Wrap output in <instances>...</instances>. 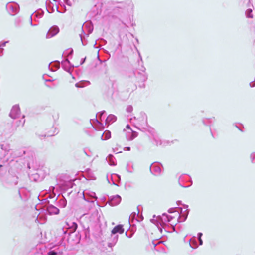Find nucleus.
<instances>
[{"label":"nucleus","instance_id":"obj_1","mask_svg":"<svg viewBox=\"0 0 255 255\" xmlns=\"http://www.w3.org/2000/svg\"><path fill=\"white\" fill-rule=\"evenodd\" d=\"M8 151L10 152V155L13 158L21 157L26 154L29 158L31 157V158L33 159L34 154L33 151L25 148L8 150Z\"/></svg>","mask_w":255,"mask_h":255},{"label":"nucleus","instance_id":"obj_2","mask_svg":"<svg viewBox=\"0 0 255 255\" xmlns=\"http://www.w3.org/2000/svg\"><path fill=\"white\" fill-rule=\"evenodd\" d=\"M6 154L5 156H6ZM9 162L8 158H0V176L4 175L9 169Z\"/></svg>","mask_w":255,"mask_h":255},{"label":"nucleus","instance_id":"obj_3","mask_svg":"<svg viewBox=\"0 0 255 255\" xmlns=\"http://www.w3.org/2000/svg\"><path fill=\"white\" fill-rule=\"evenodd\" d=\"M18 182V177L16 175H9L6 180L3 182V185L6 187L15 186Z\"/></svg>","mask_w":255,"mask_h":255},{"label":"nucleus","instance_id":"obj_4","mask_svg":"<svg viewBox=\"0 0 255 255\" xmlns=\"http://www.w3.org/2000/svg\"><path fill=\"white\" fill-rule=\"evenodd\" d=\"M138 124L145 128L147 127V117L146 114L143 112L140 113L139 117L137 118Z\"/></svg>","mask_w":255,"mask_h":255},{"label":"nucleus","instance_id":"obj_5","mask_svg":"<svg viewBox=\"0 0 255 255\" xmlns=\"http://www.w3.org/2000/svg\"><path fill=\"white\" fill-rule=\"evenodd\" d=\"M184 209H185L184 211H183V209L182 208H180V209H181V215H179L178 218V222H184L185 221L186 219L187 218L188 214H189V210L188 209V206L187 205H183ZM178 214H179V213H178Z\"/></svg>","mask_w":255,"mask_h":255},{"label":"nucleus","instance_id":"obj_6","mask_svg":"<svg viewBox=\"0 0 255 255\" xmlns=\"http://www.w3.org/2000/svg\"><path fill=\"white\" fill-rule=\"evenodd\" d=\"M82 196L84 200L88 202L94 203V201L92 200L93 198H94L95 200L97 199V197L94 192L89 193L84 191L82 193Z\"/></svg>","mask_w":255,"mask_h":255},{"label":"nucleus","instance_id":"obj_7","mask_svg":"<svg viewBox=\"0 0 255 255\" xmlns=\"http://www.w3.org/2000/svg\"><path fill=\"white\" fill-rule=\"evenodd\" d=\"M20 113V108L18 105H15L13 106L10 113L9 116L13 119H15L18 117Z\"/></svg>","mask_w":255,"mask_h":255},{"label":"nucleus","instance_id":"obj_8","mask_svg":"<svg viewBox=\"0 0 255 255\" xmlns=\"http://www.w3.org/2000/svg\"><path fill=\"white\" fill-rule=\"evenodd\" d=\"M121 201V197L118 195L111 196L109 198L108 203L110 205L114 206L118 205Z\"/></svg>","mask_w":255,"mask_h":255},{"label":"nucleus","instance_id":"obj_9","mask_svg":"<svg viewBox=\"0 0 255 255\" xmlns=\"http://www.w3.org/2000/svg\"><path fill=\"white\" fill-rule=\"evenodd\" d=\"M161 165L160 164H152L151 165L150 167V171L151 173L156 176L160 175L161 169Z\"/></svg>","mask_w":255,"mask_h":255},{"label":"nucleus","instance_id":"obj_10","mask_svg":"<svg viewBox=\"0 0 255 255\" xmlns=\"http://www.w3.org/2000/svg\"><path fill=\"white\" fill-rule=\"evenodd\" d=\"M59 32V27L57 26H53L51 27L48 31L46 35V38H50L56 35Z\"/></svg>","mask_w":255,"mask_h":255},{"label":"nucleus","instance_id":"obj_11","mask_svg":"<svg viewBox=\"0 0 255 255\" xmlns=\"http://www.w3.org/2000/svg\"><path fill=\"white\" fill-rule=\"evenodd\" d=\"M46 212L49 215H57L59 213V209L55 206L49 204L46 207Z\"/></svg>","mask_w":255,"mask_h":255},{"label":"nucleus","instance_id":"obj_12","mask_svg":"<svg viewBox=\"0 0 255 255\" xmlns=\"http://www.w3.org/2000/svg\"><path fill=\"white\" fill-rule=\"evenodd\" d=\"M62 66L66 71L69 73H71L72 69L73 68L74 66L72 65L70 61L67 59L65 61H63L61 63Z\"/></svg>","mask_w":255,"mask_h":255},{"label":"nucleus","instance_id":"obj_13","mask_svg":"<svg viewBox=\"0 0 255 255\" xmlns=\"http://www.w3.org/2000/svg\"><path fill=\"white\" fill-rule=\"evenodd\" d=\"M118 238L119 236L118 235L112 234V233H111V236L109 238V241H108V246L109 247L112 248V247L115 246L118 240Z\"/></svg>","mask_w":255,"mask_h":255},{"label":"nucleus","instance_id":"obj_14","mask_svg":"<svg viewBox=\"0 0 255 255\" xmlns=\"http://www.w3.org/2000/svg\"><path fill=\"white\" fill-rule=\"evenodd\" d=\"M138 136V133L135 131L131 130L126 133V138L128 141L133 140Z\"/></svg>","mask_w":255,"mask_h":255},{"label":"nucleus","instance_id":"obj_15","mask_svg":"<svg viewBox=\"0 0 255 255\" xmlns=\"http://www.w3.org/2000/svg\"><path fill=\"white\" fill-rule=\"evenodd\" d=\"M124 232V229L123 225H118L116 226L112 230V234H116L117 233L122 234Z\"/></svg>","mask_w":255,"mask_h":255},{"label":"nucleus","instance_id":"obj_16","mask_svg":"<svg viewBox=\"0 0 255 255\" xmlns=\"http://www.w3.org/2000/svg\"><path fill=\"white\" fill-rule=\"evenodd\" d=\"M7 7L9 8L10 10L12 11V13L11 14L14 15L15 14L17 13L19 11V7L16 4H10L7 6Z\"/></svg>","mask_w":255,"mask_h":255},{"label":"nucleus","instance_id":"obj_17","mask_svg":"<svg viewBox=\"0 0 255 255\" xmlns=\"http://www.w3.org/2000/svg\"><path fill=\"white\" fill-rule=\"evenodd\" d=\"M117 120V117L114 115H109L106 119V124H110Z\"/></svg>","mask_w":255,"mask_h":255},{"label":"nucleus","instance_id":"obj_18","mask_svg":"<svg viewBox=\"0 0 255 255\" xmlns=\"http://www.w3.org/2000/svg\"><path fill=\"white\" fill-rule=\"evenodd\" d=\"M106 159L108 160L109 164L111 166H115L116 165L115 158L112 154H109Z\"/></svg>","mask_w":255,"mask_h":255},{"label":"nucleus","instance_id":"obj_19","mask_svg":"<svg viewBox=\"0 0 255 255\" xmlns=\"http://www.w3.org/2000/svg\"><path fill=\"white\" fill-rule=\"evenodd\" d=\"M111 132L109 130H106L101 135L102 140H107L111 138Z\"/></svg>","mask_w":255,"mask_h":255},{"label":"nucleus","instance_id":"obj_20","mask_svg":"<svg viewBox=\"0 0 255 255\" xmlns=\"http://www.w3.org/2000/svg\"><path fill=\"white\" fill-rule=\"evenodd\" d=\"M33 17H36L38 18H40L42 17L44 14V11L41 9L38 10L37 11H35L34 13H32Z\"/></svg>","mask_w":255,"mask_h":255},{"label":"nucleus","instance_id":"obj_21","mask_svg":"<svg viewBox=\"0 0 255 255\" xmlns=\"http://www.w3.org/2000/svg\"><path fill=\"white\" fill-rule=\"evenodd\" d=\"M189 245L193 249H196L198 247V245L195 238H192L189 240Z\"/></svg>","mask_w":255,"mask_h":255},{"label":"nucleus","instance_id":"obj_22","mask_svg":"<svg viewBox=\"0 0 255 255\" xmlns=\"http://www.w3.org/2000/svg\"><path fill=\"white\" fill-rule=\"evenodd\" d=\"M60 67V63L59 62H56L54 63V64H52L51 63L49 65V68L51 69V71H54L57 69H58Z\"/></svg>","mask_w":255,"mask_h":255},{"label":"nucleus","instance_id":"obj_23","mask_svg":"<svg viewBox=\"0 0 255 255\" xmlns=\"http://www.w3.org/2000/svg\"><path fill=\"white\" fill-rule=\"evenodd\" d=\"M85 26L88 28V33L86 34L87 37L89 36V35L91 34L93 30V26L91 23H87L85 24Z\"/></svg>","mask_w":255,"mask_h":255},{"label":"nucleus","instance_id":"obj_24","mask_svg":"<svg viewBox=\"0 0 255 255\" xmlns=\"http://www.w3.org/2000/svg\"><path fill=\"white\" fill-rule=\"evenodd\" d=\"M59 206L62 208H64L66 206L67 201L65 198L60 199L58 201Z\"/></svg>","mask_w":255,"mask_h":255},{"label":"nucleus","instance_id":"obj_25","mask_svg":"<svg viewBox=\"0 0 255 255\" xmlns=\"http://www.w3.org/2000/svg\"><path fill=\"white\" fill-rule=\"evenodd\" d=\"M1 148L3 150H4L6 152H7V155H8V153H9L10 154V152H9L8 150H11V149L9 148V145H7V144H5V145L2 144V145H1Z\"/></svg>","mask_w":255,"mask_h":255},{"label":"nucleus","instance_id":"obj_26","mask_svg":"<svg viewBox=\"0 0 255 255\" xmlns=\"http://www.w3.org/2000/svg\"><path fill=\"white\" fill-rule=\"evenodd\" d=\"M138 74L140 76V80L141 81L145 82L147 80L148 78V76L146 73L141 74L140 72H139Z\"/></svg>","mask_w":255,"mask_h":255},{"label":"nucleus","instance_id":"obj_27","mask_svg":"<svg viewBox=\"0 0 255 255\" xmlns=\"http://www.w3.org/2000/svg\"><path fill=\"white\" fill-rule=\"evenodd\" d=\"M162 216L165 217V219H164L165 221L170 222L173 218V217L168 215L166 213H163Z\"/></svg>","mask_w":255,"mask_h":255},{"label":"nucleus","instance_id":"obj_28","mask_svg":"<svg viewBox=\"0 0 255 255\" xmlns=\"http://www.w3.org/2000/svg\"><path fill=\"white\" fill-rule=\"evenodd\" d=\"M246 15L247 18H253L252 9H248L246 11Z\"/></svg>","mask_w":255,"mask_h":255},{"label":"nucleus","instance_id":"obj_29","mask_svg":"<svg viewBox=\"0 0 255 255\" xmlns=\"http://www.w3.org/2000/svg\"><path fill=\"white\" fill-rule=\"evenodd\" d=\"M58 133V129L56 128H54V131L52 134L48 133L47 134V136H52L55 134H57Z\"/></svg>","mask_w":255,"mask_h":255},{"label":"nucleus","instance_id":"obj_30","mask_svg":"<svg viewBox=\"0 0 255 255\" xmlns=\"http://www.w3.org/2000/svg\"><path fill=\"white\" fill-rule=\"evenodd\" d=\"M25 122V120L23 119V120H19L16 122L17 126L18 127L20 125L23 126Z\"/></svg>","mask_w":255,"mask_h":255},{"label":"nucleus","instance_id":"obj_31","mask_svg":"<svg viewBox=\"0 0 255 255\" xmlns=\"http://www.w3.org/2000/svg\"><path fill=\"white\" fill-rule=\"evenodd\" d=\"M133 110V107L131 105L128 106L126 108V111L127 112L130 113Z\"/></svg>","mask_w":255,"mask_h":255},{"label":"nucleus","instance_id":"obj_32","mask_svg":"<svg viewBox=\"0 0 255 255\" xmlns=\"http://www.w3.org/2000/svg\"><path fill=\"white\" fill-rule=\"evenodd\" d=\"M154 141L155 142L157 146L159 145H160L162 144V142L160 139L154 138Z\"/></svg>","mask_w":255,"mask_h":255},{"label":"nucleus","instance_id":"obj_33","mask_svg":"<svg viewBox=\"0 0 255 255\" xmlns=\"http://www.w3.org/2000/svg\"><path fill=\"white\" fill-rule=\"evenodd\" d=\"M250 158L252 163L255 162V153H253L250 155Z\"/></svg>","mask_w":255,"mask_h":255},{"label":"nucleus","instance_id":"obj_34","mask_svg":"<svg viewBox=\"0 0 255 255\" xmlns=\"http://www.w3.org/2000/svg\"><path fill=\"white\" fill-rule=\"evenodd\" d=\"M80 38H81V42H82V45H86L87 44V42L86 40H84V38L82 36L81 34H80Z\"/></svg>","mask_w":255,"mask_h":255},{"label":"nucleus","instance_id":"obj_35","mask_svg":"<svg viewBox=\"0 0 255 255\" xmlns=\"http://www.w3.org/2000/svg\"><path fill=\"white\" fill-rule=\"evenodd\" d=\"M48 255H57V253L54 250H51L48 253Z\"/></svg>","mask_w":255,"mask_h":255},{"label":"nucleus","instance_id":"obj_36","mask_svg":"<svg viewBox=\"0 0 255 255\" xmlns=\"http://www.w3.org/2000/svg\"><path fill=\"white\" fill-rule=\"evenodd\" d=\"M75 86L77 88H82L84 87V85L82 83H76Z\"/></svg>","mask_w":255,"mask_h":255},{"label":"nucleus","instance_id":"obj_37","mask_svg":"<svg viewBox=\"0 0 255 255\" xmlns=\"http://www.w3.org/2000/svg\"><path fill=\"white\" fill-rule=\"evenodd\" d=\"M133 234L132 233H131V232L128 233V231H127L126 233V236L129 238H131L133 236Z\"/></svg>","mask_w":255,"mask_h":255},{"label":"nucleus","instance_id":"obj_38","mask_svg":"<svg viewBox=\"0 0 255 255\" xmlns=\"http://www.w3.org/2000/svg\"><path fill=\"white\" fill-rule=\"evenodd\" d=\"M64 2L68 6H71V5H72V3L71 2V1H70V0H64Z\"/></svg>","mask_w":255,"mask_h":255},{"label":"nucleus","instance_id":"obj_39","mask_svg":"<svg viewBox=\"0 0 255 255\" xmlns=\"http://www.w3.org/2000/svg\"><path fill=\"white\" fill-rule=\"evenodd\" d=\"M137 52H138V55H139V59L138 60V63H139L140 61H141L142 62V63H143V60H142V57H141V56L140 55V52L138 51H137Z\"/></svg>","mask_w":255,"mask_h":255},{"label":"nucleus","instance_id":"obj_40","mask_svg":"<svg viewBox=\"0 0 255 255\" xmlns=\"http://www.w3.org/2000/svg\"><path fill=\"white\" fill-rule=\"evenodd\" d=\"M175 208H170L169 210H168V212L169 213H173L175 212Z\"/></svg>","mask_w":255,"mask_h":255},{"label":"nucleus","instance_id":"obj_41","mask_svg":"<svg viewBox=\"0 0 255 255\" xmlns=\"http://www.w3.org/2000/svg\"><path fill=\"white\" fill-rule=\"evenodd\" d=\"M32 17H33V14H31L30 16V24L31 26H35L36 25L35 24L33 25L32 23Z\"/></svg>","mask_w":255,"mask_h":255},{"label":"nucleus","instance_id":"obj_42","mask_svg":"<svg viewBox=\"0 0 255 255\" xmlns=\"http://www.w3.org/2000/svg\"><path fill=\"white\" fill-rule=\"evenodd\" d=\"M105 113H106V111H104V110H103V111H101L100 112H99V113H98V114H99V116L100 117H101V116H102L103 114H104Z\"/></svg>","mask_w":255,"mask_h":255},{"label":"nucleus","instance_id":"obj_43","mask_svg":"<svg viewBox=\"0 0 255 255\" xmlns=\"http://www.w3.org/2000/svg\"><path fill=\"white\" fill-rule=\"evenodd\" d=\"M181 177H180L179 179V183L180 184V185L183 187H189V186H184V185H182L181 184Z\"/></svg>","mask_w":255,"mask_h":255},{"label":"nucleus","instance_id":"obj_44","mask_svg":"<svg viewBox=\"0 0 255 255\" xmlns=\"http://www.w3.org/2000/svg\"><path fill=\"white\" fill-rule=\"evenodd\" d=\"M85 59H86V58L81 59V61H80L81 65L83 64L85 62Z\"/></svg>","mask_w":255,"mask_h":255},{"label":"nucleus","instance_id":"obj_45","mask_svg":"<svg viewBox=\"0 0 255 255\" xmlns=\"http://www.w3.org/2000/svg\"><path fill=\"white\" fill-rule=\"evenodd\" d=\"M131 149L130 147H126L124 148V150L130 151Z\"/></svg>","mask_w":255,"mask_h":255},{"label":"nucleus","instance_id":"obj_46","mask_svg":"<svg viewBox=\"0 0 255 255\" xmlns=\"http://www.w3.org/2000/svg\"><path fill=\"white\" fill-rule=\"evenodd\" d=\"M127 129H129L130 131L132 130L130 128V126L129 125H127L126 127Z\"/></svg>","mask_w":255,"mask_h":255},{"label":"nucleus","instance_id":"obj_47","mask_svg":"<svg viewBox=\"0 0 255 255\" xmlns=\"http://www.w3.org/2000/svg\"><path fill=\"white\" fill-rule=\"evenodd\" d=\"M198 240H199V245H202L203 244V241L201 239V238H198Z\"/></svg>","mask_w":255,"mask_h":255},{"label":"nucleus","instance_id":"obj_48","mask_svg":"<svg viewBox=\"0 0 255 255\" xmlns=\"http://www.w3.org/2000/svg\"><path fill=\"white\" fill-rule=\"evenodd\" d=\"M202 235V233H198L197 234L198 238H201Z\"/></svg>","mask_w":255,"mask_h":255},{"label":"nucleus","instance_id":"obj_49","mask_svg":"<svg viewBox=\"0 0 255 255\" xmlns=\"http://www.w3.org/2000/svg\"><path fill=\"white\" fill-rule=\"evenodd\" d=\"M8 41H5L4 42H2V43H1V47H4L6 45V43H7Z\"/></svg>","mask_w":255,"mask_h":255},{"label":"nucleus","instance_id":"obj_50","mask_svg":"<svg viewBox=\"0 0 255 255\" xmlns=\"http://www.w3.org/2000/svg\"><path fill=\"white\" fill-rule=\"evenodd\" d=\"M138 214L139 213H138L137 214L134 212V213H133L131 214V216H133L134 217L135 216H138Z\"/></svg>","mask_w":255,"mask_h":255},{"label":"nucleus","instance_id":"obj_51","mask_svg":"<svg viewBox=\"0 0 255 255\" xmlns=\"http://www.w3.org/2000/svg\"><path fill=\"white\" fill-rule=\"evenodd\" d=\"M63 6H64V11H63V12H62L63 13V12H65L66 11V7H65V6L64 5ZM56 8H57V11H58V12H60V11H58V7H56Z\"/></svg>","mask_w":255,"mask_h":255},{"label":"nucleus","instance_id":"obj_52","mask_svg":"<svg viewBox=\"0 0 255 255\" xmlns=\"http://www.w3.org/2000/svg\"><path fill=\"white\" fill-rule=\"evenodd\" d=\"M3 49H0V56L2 55Z\"/></svg>","mask_w":255,"mask_h":255},{"label":"nucleus","instance_id":"obj_53","mask_svg":"<svg viewBox=\"0 0 255 255\" xmlns=\"http://www.w3.org/2000/svg\"><path fill=\"white\" fill-rule=\"evenodd\" d=\"M145 69H146L143 66H142V68L140 70L143 72H145Z\"/></svg>","mask_w":255,"mask_h":255},{"label":"nucleus","instance_id":"obj_54","mask_svg":"<svg viewBox=\"0 0 255 255\" xmlns=\"http://www.w3.org/2000/svg\"><path fill=\"white\" fill-rule=\"evenodd\" d=\"M176 203H177V205H180L182 204V203H181V201H177Z\"/></svg>","mask_w":255,"mask_h":255},{"label":"nucleus","instance_id":"obj_55","mask_svg":"<svg viewBox=\"0 0 255 255\" xmlns=\"http://www.w3.org/2000/svg\"><path fill=\"white\" fill-rule=\"evenodd\" d=\"M18 195H19V196L20 198L22 199V196L21 195L20 190H18Z\"/></svg>","mask_w":255,"mask_h":255},{"label":"nucleus","instance_id":"obj_56","mask_svg":"<svg viewBox=\"0 0 255 255\" xmlns=\"http://www.w3.org/2000/svg\"><path fill=\"white\" fill-rule=\"evenodd\" d=\"M30 162L29 160H28L27 166H28V167L29 168H30Z\"/></svg>","mask_w":255,"mask_h":255},{"label":"nucleus","instance_id":"obj_57","mask_svg":"<svg viewBox=\"0 0 255 255\" xmlns=\"http://www.w3.org/2000/svg\"><path fill=\"white\" fill-rule=\"evenodd\" d=\"M139 87L141 88H144L145 87V85L144 84H143L142 85H140Z\"/></svg>","mask_w":255,"mask_h":255},{"label":"nucleus","instance_id":"obj_58","mask_svg":"<svg viewBox=\"0 0 255 255\" xmlns=\"http://www.w3.org/2000/svg\"><path fill=\"white\" fill-rule=\"evenodd\" d=\"M47 10L48 13H52L53 11V10L51 12L49 11V10L48 9Z\"/></svg>","mask_w":255,"mask_h":255},{"label":"nucleus","instance_id":"obj_59","mask_svg":"<svg viewBox=\"0 0 255 255\" xmlns=\"http://www.w3.org/2000/svg\"><path fill=\"white\" fill-rule=\"evenodd\" d=\"M171 225L174 228L175 226H176V224H174V225L171 224Z\"/></svg>","mask_w":255,"mask_h":255},{"label":"nucleus","instance_id":"obj_60","mask_svg":"<svg viewBox=\"0 0 255 255\" xmlns=\"http://www.w3.org/2000/svg\"><path fill=\"white\" fill-rule=\"evenodd\" d=\"M153 245H154V247H155L156 246V244H154V243H153Z\"/></svg>","mask_w":255,"mask_h":255},{"label":"nucleus","instance_id":"obj_61","mask_svg":"<svg viewBox=\"0 0 255 255\" xmlns=\"http://www.w3.org/2000/svg\"><path fill=\"white\" fill-rule=\"evenodd\" d=\"M1 43H0V49H1Z\"/></svg>","mask_w":255,"mask_h":255},{"label":"nucleus","instance_id":"obj_62","mask_svg":"<svg viewBox=\"0 0 255 255\" xmlns=\"http://www.w3.org/2000/svg\"><path fill=\"white\" fill-rule=\"evenodd\" d=\"M136 88V86H134V89H135Z\"/></svg>","mask_w":255,"mask_h":255},{"label":"nucleus","instance_id":"obj_63","mask_svg":"<svg viewBox=\"0 0 255 255\" xmlns=\"http://www.w3.org/2000/svg\"><path fill=\"white\" fill-rule=\"evenodd\" d=\"M46 136V135H42V136H43V137H45Z\"/></svg>","mask_w":255,"mask_h":255},{"label":"nucleus","instance_id":"obj_64","mask_svg":"<svg viewBox=\"0 0 255 255\" xmlns=\"http://www.w3.org/2000/svg\"><path fill=\"white\" fill-rule=\"evenodd\" d=\"M134 119H136V118L135 117H134Z\"/></svg>","mask_w":255,"mask_h":255}]
</instances>
